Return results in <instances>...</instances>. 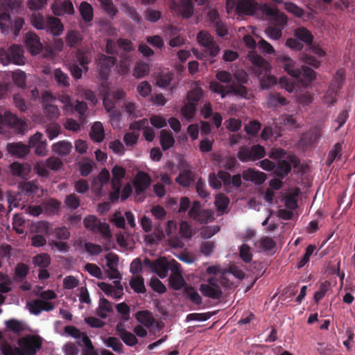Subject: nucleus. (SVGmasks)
I'll list each match as a JSON object with an SVG mask.
<instances>
[{
  "label": "nucleus",
  "instance_id": "nucleus-7",
  "mask_svg": "<svg viewBox=\"0 0 355 355\" xmlns=\"http://www.w3.org/2000/svg\"><path fill=\"white\" fill-rule=\"evenodd\" d=\"M265 155V148L259 144L253 145L251 148L245 146H241L237 153V157L242 162L260 159L264 157Z\"/></svg>",
  "mask_w": 355,
  "mask_h": 355
},
{
  "label": "nucleus",
  "instance_id": "nucleus-42",
  "mask_svg": "<svg viewBox=\"0 0 355 355\" xmlns=\"http://www.w3.org/2000/svg\"><path fill=\"white\" fill-rule=\"evenodd\" d=\"M80 13L83 19L86 22H89L93 19L92 6L86 1H83L80 5Z\"/></svg>",
  "mask_w": 355,
  "mask_h": 355
},
{
  "label": "nucleus",
  "instance_id": "nucleus-59",
  "mask_svg": "<svg viewBox=\"0 0 355 355\" xmlns=\"http://www.w3.org/2000/svg\"><path fill=\"white\" fill-rule=\"evenodd\" d=\"M271 21L273 22L275 27H279L283 29L287 24L288 18L285 14L278 11L271 19Z\"/></svg>",
  "mask_w": 355,
  "mask_h": 355
},
{
  "label": "nucleus",
  "instance_id": "nucleus-33",
  "mask_svg": "<svg viewBox=\"0 0 355 355\" xmlns=\"http://www.w3.org/2000/svg\"><path fill=\"white\" fill-rule=\"evenodd\" d=\"M72 149V145L69 141H60L52 146V150L61 157L68 155Z\"/></svg>",
  "mask_w": 355,
  "mask_h": 355
},
{
  "label": "nucleus",
  "instance_id": "nucleus-11",
  "mask_svg": "<svg viewBox=\"0 0 355 355\" xmlns=\"http://www.w3.org/2000/svg\"><path fill=\"white\" fill-rule=\"evenodd\" d=\"M199 290L205 297L213 300H219L223 295V291L217 283V279L214 277L209 278L207 284H201Z\"/></svg>",
  "mask_w": 355,
  "mask_h": 355
},
{
  "label": "nucleus",
  "instance_id": "nucleus-39",
  "mask_svg": "<svg viewBox=\"0 0 355 355\" xmlns=\"http://www.w3.org/2000/svg\"><path fill=\"white\" fill-rule=\"evenodd\" d=\"M291 171V164L286 160H280L277 166H275V174L280 178H285Z\"/></svg>",
  "mask_w": 355,
  "mask_h": 355
},
{
  "label": "nucleus",
  "instance_id": "nucleus-38",
  "mask_svg": "<svg viewBox=\"0 0 355 355\" xmlns=\"http://www.w3.org/2000/svg\"><path fill=\"white\" fill-rule=\"evenodd\" d=\"M75 63L79 64L83 68L85 72H87L89 69L88 64L91 62V55L85 51L78 49L75 55Z\"/></svg>",
  "mask_w": 355,
  "mask_h": 355
},
{
  "label": "nucleus",
  "instance_id": "nucleus-47",
  "mask_svg": "<svg viewBox=\"0 0 355 355\" xmlns=\"http://www.w3.org/2000/svg\"><path fill=\"white\" fill-rule=\"evenodd\" d=\"M130 286L137 293H145L146 289L144 286V280L142 277H132L130 281Z\"/></svg>",
  "mask_w": 355,
  "mask_h": 355
},
{
  "label": "nucleus",
  "instance_id": "nucleus-61",
  "mask_svg": "<svg viewBox=\"0 0 355 355\" xmlns=\"http://www.w3.org/2000/svg\"><path fill=\"white\" fill-rule=\"evenodd\" d=\"M45 166L52 171H58L63 166V163L60 158L51 157L46 160Z\"/></svg>",
  "mask_w": 355,
  "mask_h": 355
},
{
  "label": "nucleus",
  "instance_id": "nucleus-19",
  "mask_svg": "<svg viewBox=\"0 0 355 355\" xmlns=\"http://www.w3.org/2000/svg\"><path fill=\"white\" fill-rule=\"evenodd\" d=\"M321 136L320 128L315 127L302 135L300 143L303 147L308 148L317 143Z\"/></svg>",
  "mask_w": 355,
  "mask_h": 355
},
{
  "label": "nucleus",
  "instance_id": "nucleus-26",
  "mask_svg": "<svg viewBox=\"0 0 355 355\" xmlns=\"http://www.w3.org/2000/svg\"><path fill=\"white\" fill-rule=\"evenodd\" d=\"M230 94L248 100H250L252 96V94L249 92L245 86L242 84H236L235 82H232L229 85V95Z\"/></svg>",
  "mask_w": 355,
  "mask_h": 355
},
{
  "label": "nucleus",
  "instance_id": "nucleus-56",
  "mask_svg": "<svg viewBox=\"0 0 355 355\" xmlns=\"http://www.w3.org/2000/svg\"><path fill=\"white\" fill-rule=\"evenodd\" d=\"M6 327L15 334H19L24 330V324L19 320L10 319L5 322Z\"/></svg>",
  "mask_w": 355,
  "mask_h": 355
},
{
  "label": "nucleus",
  "instance_id": "nucleus-31",
  "mask_svg": "<svg viewBox=\"0 0 355 355\" xmlns=\"http://www.w3.org/2000/svg\"><path fill=\"white\" fill-rule=\"evenodd\" d=\"M10 168L13 175L23 178H26L31 171V167L28 164H20L17 162L10 164Z\"/></svg>",
  "mask_w": 355,
  "mask_h": 355
},
{
  "label": "nucleus",
  "instance_id": "nucleus-46",
  "mask_svg": "<svg viewBox=\"0 0 355 355\" xmlns=\"http://www.w3.org/2000/svg\"><path fill=\"white\" fill-rule=\"evenodd\" d=\"M103 343L107 347L112 348L117 353L123 352V345L116 337H108L103 340Z\"/></svg>",
  "mask_w": 355,
  "mask_h": 355
},
{
  "label": "nucleus",
  "instance_id": "nucleus-37",
  "mask_svg": "<svg viewBox=\"0 0 355 355\" xmlns=\"http://www.w3.org/2000/svg\"><path fill=\"white\" fill-rule=\"evenodd\" d=\"M175 143V139L173 134L166 130H162L160 132V144L163 150H166L171 148Z\"/></svg>",
  "mask_w": 355,
  "mask_h": 355
},
{
  "label": "nucleus",
  "instance_id": "nucleus-12",
  "mask_svg": "<svg viewBox=\"0 0 355 355\" xmlns=\"http://www.w3.org/2000/svg\"><path fill=\"white\" fill-rule=\"evenodd\" d=\"M171 8L182 18H190L194 11V5L191 0H173Z\"/></svg>",
  "mask_w": 355,
  "mask_h": 355
},
{
  "label": "nucleus",
  "instance_id": "nucleus-45",
  "mask_svg": "<svg viewBox=\"0 0 355 355\" xmlns=\"http://www.w3.org/2000/svg\"><path fill=\"white\" fill-rule=\"evenodd\" d=\"M33 230L37 234L47 236L51 234L52 227L46 221H40L33 226Z\"/></svg>",
  "mask_w": 355,
  "mask_h": 355
},
{
  "label": "nucleus",
  "instance_id": "nucleus-50",
  "mask_svg": "<svg viewBox=\"0 0 355 355\" xmlns=\"http://www.w3.org/2000/svg\"><path fill=\"white\" fill-rule=\"evenodd\" d=\"M209 87L213 92L220 94L222 98L229 95V85L225 87L218 82L213 81L211 82Z\"/></svg>",
  "mask_w": 355,
  "mask_h": 355
},
{
  "label": "nucleus",
  "instance_id": "nucleus-25",
  "mask_svg": "<svg viewBox=\"0 0 355 355\" xmlns=\"http://www.w3.org/2000/svg\"><path fill=\"white\" fill-rule=\"evenodd\" d=\"M26 44L32 54L40 53L42 47L39 37L34 33H28L26 35Z\"/></svg>",
  "mask_w": 355,
  "mask_h": 355
},
{
  "label": "nucleus",
  "instance_id": "nucleus-57",
  "mask_svg": "<svg viewBox=\"0 0 355 355\" xmlns=\"http://www.w3.org/2000/svg\"><path fill=\"white\" fill-rule=\"evenodd\" d=\"M11 77L13 83L19 87H23L26 83V73L17 69L11 72Z\"/></svg>",
  "mask_w": 355,
  "mask_h": 355
},
{
  "label": "nucleus",
  "instance_id": "nucleus-55",
  "mask_svg": "<svg viewBox=\"0 0 355 355\" xmlns=\"http://www.w3.org/2000/svg\"><path fill=\"white\" fill-rule=\"evenodd\" d=\"M196 112V105L193 103L188 102L181 109L182 114L188 120L192 119Z\"/></svg>",
  "mask_w": 355,
  "mask_h": 355
},
{
  "label": "nucleus",
  "instance_id": "nucleus-20",
  "mask_svg": "<svg viewBox=\"0 0 355 355\" xmlns=\"http://www.w3.org/2000/svg\"><path fill=\"white\" fill-rule=\"evenodd\" d=\"M218 176L222 180L225 187L233 186L236 189L239 188L242 184L241 175L236 174L231 176L230 173L226 171L219 170Z\"/></svg>",
  "mask_w": 355,
  "mask_h": 355
},
{
  "label": "nucleus",
  "instance_id": "nucleus-24",
  "mask_svg": "<svg viewBox=\"0 0 355 355\" xmlns=\"http://www.w3.org/2000/svg\"><path fill=\"white\" fill-rule=\"evenodd\" d=\"M7 150L11 155L22 158L29 153L30 146L22 142L10 143L7 145Z\"/></svg>",
  "mask_w": 355,
  "mask_h": 355
},
{
  "label": "nucleus",
  "instance_id": "nucleus-49",
  "mask_svg": "<svg viewBox=\"0 0 355 355\" xmlns=\"http://www.w3.org/2000/svg\"><path fill=\"white\" fill-rule=\"evenodd\" d=\"M150 71V67L148 64L139 62H137L133 69V76L137 78L144 77L146 76Z\"/></svg>",
  "mask_w": 355,
  "mask_h": 355
},
{
  "label": "nucleus",
  "instance_id": "nucleus-43",
  "mask_svg": "<svg viewBox=\"0 0 355 355\" xmlns=\"http://www.w3.org/2000/svg\"><path fill=\"white\" fill-rule=\"evenodd\" d=\"M112 186L121 185V180L125 175V170L123 167L120 166H114L112 170Z\"/></svg>",
  "mask_w": 355,
  "mask_h": 355
},
{
  "label": "nucleus",
  "instance_id": "nucleus-3",
  "mask_svg": "<svg viewBox=\"0 0 355 355\" xmlns=\"http://www.w3.org/2000/svg\"><path fill=\"white\" fill-rule=\"evenodd\" d=\"M14 129L18 134H24L28 129V124L10 112L0 114V134H5L8 129Z\"/></svg>",
  "mask_w": 355,
  "mask_h": 355
},
{
  "label": "nucleus",
  "instance_id": "nucleus-36",
  "mask_svg": "<svg viewBox=\"0 0 355 355\" xmlns=\"http://www.w3.org/2000/svg\"><path fill=\"white\" fill-rule=\"evenodd\" d=\"M47 18H44L42 13L35 11L31 15V23L37 30L46 28Z\"/></svg>",
  "mask_w": 355,
  "mask_h": 355
},
{
  "label": "nucleus",
  "instance_id": "nucleus-63",
  "mask_svg": "<svg viewBox=\"0 0 355 355\" xmlns=\"http://www.w3.org/2000/svg\"><path fill=\"white\" fill-rule=\"evenodd\" d=\"M116 309L121 315V318L123 321H128L130 319V309L125 302L117 304Z\"/></svg>",
  "mask_w": 355,
  "mask_h": 355
},
{
  "label": "nucleus",
  "instance_id": "nucleus-60",
  "mask_svg": "<svg viewBox=\"0 0 355 355\" xmlns=\"http://www.w3.org/2000/svg\"><path fill=\"white\" fill-rule=\"evenodd\" d=\"M203 95V90L200 87H196L187 94L188 102L193 103L196 105Z\"/></svg>",
  "mask_w": 355,
  "mask_h": 355
},
{
  "label": "nucleus",
  "instance_id": "nucleus-17",
  "mask_svg": "<svg viewBox=\"0 0 355 355\" xmlns=\"http://www.w3.org/2000/svg\"><path fill=\"white\" fill-rule=\"evenodd\" d=\"M180 264L175 260H173L172 274L168 278L169 286L175 291L180 290L185 284V281L180 270Z\"/></svg>",
  "mask_w": 355,
  "mask_h": 355
},
{
  "label": "nucleus",
  "instance_id": "nucleus-53",
  "mask_svg": "<svg viewBox=\"0 0 355 355\" xmlns=\"http://www.w3.org/2000/svg\"><path fill=\"white\" fill-rule=\"evenodd\" d=\"M85 348L83 349L82 355H98V352L95 349L92 340L88 336H85L83 339L82 345Z\"/></svg>",
  "mask_w": 355,
  "mask_h": 355
},
{
  "label": "nucleus",
  "instance_id": "nucleus-62",
  "mask_svg": "<svg viewBox=\"0 0 355 355\" xmlns=\"http://www.w3.org/2000/svg\"><path fill=\"white\" fill-rule=\"evenodd\" d=\"M214 218L213 211L210 209H202L194 219L200 223H207Z\"/></svg>",
  "mask_w": 355,
  "mask_h": 355
},
{
  "label": "nucleus",
  "instance_id": "nucleus-8",
  "mask_svg": "<svg viewBox=\"0 0 355 355\" xmlns=\"http://www.w3.org/2000/svg\"><path fill=\"white\" fill-rule=\"evenodd\" d=\"M84 225L94 233H100L104 239L111 237L110 226L106 223H102L96 216L89 215L84 219Z\"/></svg>",
  "mask_w": 355,
  "mask_h": 355
},
{
  "label": "nucleus",
  "instance_id": "nucleus-23",
  "mask_svg": "<svg viewBox=\"0 0 355 355\" xmlns=\"http://www.w3.org/2000/svg\"><path fill=\"white\" fill-rule=\"evenodd\" d=\"M44 30L54 36H59L63 32L64 26L60 19L55 17L50 16L47 17L46 28Z\"/></svg>",
  "mask_w": 355,
  "mask_h": 355
},
{
  "label": "nucleus",
  "instance_id": "nucleus-4",
  "mask_svg": "<svg viewBox=\"0 0 355 355\" xmlns=\"http://www.w3.org/2000/svg\"><path fill=\"white\" fill-rule=\"evenodd\" d=\"M19 347L13 346L14 350L28 355H35L42 346V338L35 335L28 334L17 340Z\"/></svg>",
  "mask_w": 355,
  "mask_h": 355
},
{
  "label": "nucleus",
  "instance_id": "nucleus-10",
  "mask_svg": "<svg viewBox=\"0 0 355 355\" xmlns=\"http://www.w3.org/2000/svg\"><path fill=\"white\" fill-rule=\"evenodd\" d=\"M116 61V58L114 56H108L103 53L98 55L96 64L98 75L102 80H107L109 78L111 69Z\"/></svg>",
  "mask_w": 355,
  "mask_h": 355
},
{
  "label": "nucleus",
  "instance_id": "nucleus-29",
  "mask_svg": "<svg viewBox=\"0 0 355 355\" xmlns=\"http://www.w3.org/2000/svg\"><path fill=\"white\" fill-rule=\"evenodd\" d=\"M82 41L83 37L79 31L71 30L67 33L65 42L69 47H77L81 44Z\"/></svg>",
  "mask_w": 355,
  "mask_h": 355
},
{
  "label": "nucleus",
  "instance_id": "nucleus-58",
  "mask_svg": "<svg viewBox=\"0 0 355 355\" xmlns=\"http://www.w3.org/2000/svg\"><path fill=\"white\" fill-rule=\"evenodd\" d=\"M284 8L297 17H302L304 15V10L294 3H284Z\"/></svg>",
  "mask_w": 355,
  "mask_h": 355
},
{
  "label": "nucleus",
  "instance_id": "nucleus-54",
  "mask_svg": "<svg viewBox=\"0 0 355 355\" xmlns=\"http://www.w3.org/2000/svg\"><path fill=\"white\" fill-rule=\"evenodd\" d=\"M230 203V199L223 193H219L216 196L214 204L217 209L220 211H225Z\"/></svg>",
  "mask_w": 355,
  "mask_h": 355
},
{
  "label": "nucleus",
  "instance_id": "nucleus-32",
  "mask_svg": "<svg viewBox=\"0 0 355 355\" xmlns=\"http://www.w3.org/2000/svg\"><path fill=\"white\" fill-rule=\"evenodd\" d=\"M113 312V308L111 302L105 297L100 298L98 307L96 310V314L101 318L105 319L107 314Z\"/></svg>",
  "mask_w": 355,
  "mask_h": 355
},
{
  "label": "nucleus",
  "instance_id": "nucleus-18",
  "mask_svg": "<svg viewBox=\"0 0 355 355\" xmlns=\"http://www.w3.org/2000/svg\"><path fill=\"white\" fill-rule=\"evenodd\" d=\"M51 8L53 14L56 16L74 13L73 5L70 0H56L52 4Z\"/></svg>",
  "mask_w": 355,
  "mask_h": 355
},
{
  "label": "nucleus",
  "instance_id": "nucleus-2",
  "mask_svg": "<svg viewBox=\"0 0 355 355\" xmlns=\"http://www.w3.org/2000/svg\"><path fill=\"white\" fill-rule=\"evenodd\" d=\"M197 42L203 49H193V55L199 60H207L210 64L216 62L215 58L219 54L220 49L214 37L207 31H201L197 35Z\"/></svg>",
  "mask_w": 355,
  "mask_h": 355
},
{
  "label": "nucleus",
  "instance_id": "nucleus-15",
  "mask_svg": "<svg viewBox=\"0 0 355 355\" xmlns=\"http://www.w3.org/2000/svg\"><path fill=\"white\" fill-rule=\"evenodd\" d=\"M151 182V178L147 173L138 171L132 182L135 193L138 196L144 193L150 187Z\"/></svg>",
  "mask_w": 355,
  "mask_h": 355
},
{
  "label": "nucleus",
  "instance_id": "nucleus-41",
  "mask_svg": "<svg viewBox=\"0 0 355 355\" xmlns=\"http://www.w3.org/2000/svg\"><path fill=\"white\" fill-rule=\"evenodd\" d=\"M345 80V73L344 70H338L330 83L329 88L334 89V90L338 92L342 88Z\"/></svg>",
  "mask_w": 355,
  "mask_h": 355
},
{
  "label": "nucleus",
  "instance_id": "nucleus-34",
  "mask_svg": "<svg viewBox=\"0 0 355 355\" xmlns=\"http://www.w3.org/2000/svg\"><path fill=\"white\" fill-rule=\"evenodd\" d=\"M218 162V165L220 168H223L225 170L232 171L236 166L239 165L236 159L234 157H224L218 156L215 159Z\"/></svg>",
  "mask_w": 355,
  "mask_h": 355
},
{
  "label": "nucleus",
  "instance_id": "nucleus-14",
  "mask_svg": "<svg viewBox=\"0 0 355 355\" xmlns=\"http://www.w3.org/2000/svg\"><path fill=\"white\" fill-rule=\"evenodd\" d=\"M249 60L253 65L254 73L261 76V75H267L270 73V68L268 62L261 55L250 52L248 55Z\"/></svg>",
  "mask_w": 355,
  "mask_h": 355
},
{
  "label": "nucleus",
  "instance_id": "nucleus-21",
  "mask_svg": "<svg viewBox=\"0 0 355 355\" xmlns=\"http://www.w3.org/2000/svg\"><path fill=\"white\" fill-rule=\"evenodd\" d=\"M243 178L246 181H250L256 184L260 185L266 180V174L254 168H249L242 173Z\"/></svg>",
  "mask_w": 355,
  "mask_h": 355
},
{
  "label": "nucleus",
  "instance_id": "nucleus-5",
  "mask_svg": "<svg viewBox=\"0 0 355 355\" xmlns=\"http://www.w3.org/2000/svg\"><path fill=\"white\" fill-rule=\"evenodd\" d=\"M0 62L3 65L13 63L17 65L24 64L23 50L18 45H12L7 49L0 48Z\"/></svg>",
  "mask_w": 355,
  "mask_h": 355
},
{
  "label": "nucleus",
  "instance_id": "nucleus-6",
  "mask_svg": "<svg viewBox=\"0 0 355 355\" xmlns=\"http://www.w3.org/2000/svg\"><path fill=\"white\" fill-rule=\"evenodd\" d=\"M173 260L168 261L164 257H160L155 261H152L146 257L144 259L143 265L144 267L149 268L160 278H164L167 276L168 270H171Z\"/></svg>",
  "mask_w": 355,
  "mask_h": 355
},
{
  "label": "nucleus",
  "instance_id": "nucleus-13",
  "mask_svg": "<svg viewBox=\"0 0 355 355\" xmlns=\"http://www.w3.org/2000/svg\"><path fill=\"white\" fill-rule=\"evenodd\" d=\"M194 181L195 172L191 169L190 165L186 162H181L175 182L183 187H189Z\"/></svg>",
  "mask_w": 355,
  "mask_h": 355
},
{
  "label": "nucleus",
  "instance_id": "nucleus-52",
  "mask_svg": "<svg viewBox=\"0 0 355 355\" xmlns=\"http://www.w3.org/2000/svg\"><path fill=\"white\" fill-rule=\"evenodd\" d=\"M11 25L12 21L10 15L6 12L0 13V28L1 32L8 34L10 32Z\"/></svg>",
  "mask_w": 355,
  "mask_h": 355
},
{
  "label": "nucleus",
  "instance_id": "nucleus-40",
  "mask_svg": "<svg viewBox=\"0 0 355 355\" xmlns=\"http://www.w3.org/2000/svg\"><path fill=\"white\" fill-rule=\"evenodd\" d=\"M64 333L77 339V343L79 346H82L83 339L85 336H87L86 333L80 331L76 327L68 325L64 328Z\"/></svg>",
  "mask_w": 355,
  "mask_h": 355
},
{
  "label": "nucleus",
  "instance_id": "nucleus-48",
  "mask_svg": "<svg viewBox=\"0 0 355 355\" xmlns=\"http://www.w3.org/2000/svg\"><path fill=\"white\" fill-rule=\"evenodd\" d=\"M55 80L60 87H68L70 85L69 78L68 75L64 73L60 69H57L54 71Z\"/></svg>",
  "mask_w": 355,
  "mask_h": 355
},
{
  "label": "nucleus",
  "instance_id": "nucleus-28",
  "mask_svg": "<svg viewBox=\"0 0 355 355\" xmlns=\"http://www.w3.org/2000/svg\"><path fill=\"white\" fill-rule=\"evenodd\" d=\"M135 318L147 328L151 327L155 322V318L152 313L148 310L139 311L135 314Z\"/></svg>",
  "mask_w": 355,
  "mask_h": 355
},
{
  "label": "nucleus",
  "instance_id": "nucleus-35",
  "mask_svg": "<svg viewBox=\"0 0 355 355\" xmlns=\"http://www.w3.org/2000/svg\"><path fill=\"white\" fill-rule=\"evenodd\" d=\"M89 135L92 139L96 142H101L105 137V132L103 124L96 121L92 126Z\"/></svg>",
  "mask_w": 355,
  "mask_h": 355
},
{
  "label": "nucleus",
  "instance_id": "nucleus-1",
  "mask_svg": "<svg viewBox=\"0 0 355 355\" xmlns=\"http://www.w3.org/2000/svg\"><path fill=\"white\" fill-rule=\"evenodd\" d=\"M276 62L288 74L297 78L304 85H308L315 78V72L312 69L304 65L298 68L295 62L283 53L276 54Z\"/></svg>",
  "mask_w": 355,
  "mask_h": 355
},
{
  "label": "nucleus",
  "instance_id": "nucleus-51",
  "mask_svg": "<svg viewBox=\"0 0 355 355\" xmlns=\"http://www.w3.org/2000/svg\"><path fill=\"white\" fill-rule=\"evenodd\" d=\"M187 297L193 303L200 305L202 303V297L196 290L192 286H187L184 288Z\"/></svg>",
  "mask_w": 355,
  "mask_h": 355
},
{
  "label": "nucleus",
  "instance_id": "nucleus-9",
  "mask_svg": "<svg viewBox=\"0 0 355 355\" xmlns=\"http://www.w3.org/2000/svg\"><path fill=\"white\" fill-rule=\"evenodd\" d=\"M55 96L49 91H45L41 94V103L43 107V111L45 116L49 120H54L60 115V111L58 106L52 104L55 101Z\"/></svg>",
  "mask_w": 355,
  "mask_h": 355
},
{
  "label": "nucleus",
  "instance_id": "nucleus-64",
  "mask_svg": "<svg viewBox=\"0 0 355 355\" xmlns=\"http://www.w3.org/2000/svg\"><path fill=\"white\" fill-rule=\"evenodd\" d=\"M261 124L258 121H252L245 126V131L248 135L255 136L261 129Z\"/></svg>",
  "mask_w": 355,
  "mask_h": 355
},
{
  "label": "nucleus",
  "instance_id": "nucleus-30",
  "mask_svg": "<svg viewBox=\"0 0 355 355\" xmlns=\"http://www.w3.org/2000/svg\"><path fill=\"white\" fill-rule=\"evenodd\" d=\"M268 104L270 107H277L284 106L288 104L289 101L279 92L270 93L267 98Z\"/></svg>",
  "mask_w": 355,
  "mask_h": 355
},
{
  "label": "nucleus",
  "instance_id": "nucleus-16",
  "mask_svg": "<svg viewBox=\"0 0 355 355\" xmlns=\"http://www.w3.org/2000/svg\"><path fill=\"white\" fill-rule=\"evenodd\" d=\"M110 179V172L106 168H103L96 177L94 178L92 182L91 189L92 193L97 197L101 196L103 185L107 184Z\"/></svg>",
  "mask_w": 355,
  "mask_h": 355
},
{
  "label": "nucleus",
  "instance_id": "nucleus-22",
  "mask_svg": "<svg viewBox=\"0 0 355 355\" xmlns=\"http://www.w3.org/2000/svg\"><path fill=\"white\" fill-rule=\"evenodd\" d=\"M257 3L254 0H241L236 4V12L239 14L252 15L257 9Z\"/></svg>",
  "mask_w": 355,
  "mask_h": 355
},
{
  "label": "nucleus",
  "instance_id": "nucleus-44",
  "mask_svg": "<svg viewBox=\"0 0 355 355\" xmlns=\"http://www.w3.org/2000/svg\"><path fill=\"white\" fill-rule=\"evenodd\" d=\"M33 263L41 268H46L51 264V257L47 253H41L33 257Z\"/></svg>",
  "mask_w": 355,
  "mask_h": 355
},
{
  "label": "nucleus",
  "instance_id": "nucleus-27",
  "mask_svg": "<svg viewBox=\"0 0 355 355\" xmlns=\"http://www.w3.org/2000/svg\"><path fill=\"white\" fill-rule=\"evenodd\" d=\"M293 36L307 45H311L313 41V36L311 32L303 26L295 28Z\"/></svg>",
  "mask_w": 355,
  "mask_h": 355
}]
</instances>
